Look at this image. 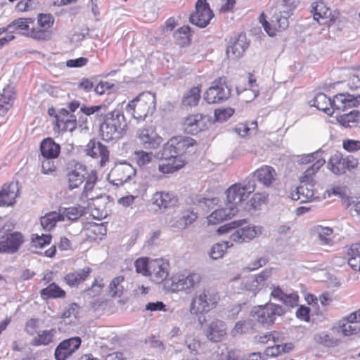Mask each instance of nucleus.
I'll use <instances>...</instances> for the list:
<instances>
[{
    "mask_svg": "<svg viewBox=\"0 0 360 360\" xmlns=\"http://www.w3.org/2000/svg\"><path fill=\"white\" fill-rule=\"evenodd\" d=\"M105 286L104 280L100 276L94 278L91 284L87 287L84 292L89 298H95L101 295Z\"/></svg>",
    "mask_w": 360,
    "mask_h": 360,
    "instance_id": "nucleus-49",
    "label": "nucleus"
},
{
    "mask_svg": "<svg viewBox=\"0 0 360 360\" xmlns=\"http://www.w3.org/2000/svg\"><path fill=\"white\" fill-rule=\"evenodd\" d=\"M313 232L318 236L321 245L331 246L334 244V231L333 229L317 225L313 228Z\"/></svg>",
    "mask_w": 360,
    "mask_h": 360,
    "instance_id": "nucleus-38",
    "label": "nucleus"
},
{
    "mask_svg": "<svg viewBox=\"0 0 360 360\" xmlns=\"http://www.w3.org/2000/svg\"><path fill=\"white\" fill-rule=\"evenodd\" d=\"M93 269L89 266L66 274L63 281L70 288H77L91 276Z\"/></svg>",
    "mask_w": 360,
    "mask_h": 360,
    "instance_id": "nucleus-23",
    "label": "nucleus"
},
{
    "mask_svg": "<svg viewBox=\"0 0 360 360\" xmlns=\"http://www.w3.org/2000/svg\"><path fill=\"white\" fill-rule=\"evenodd\" d=\"M311 13L314 19L319 25L327 26L334 24L338 15V13L335 11H332L323 0H319L312 4Z\"/></svg>",
    "mask_w": 360,
    "mask_h": 360,
    "instance_id": "nucleus-16",
    "label": "nucleus"
},
{
    "mask_svg": "<svg viewBox=\"0 0 360 360\" xmlns=\"http://www.w3.org/2000/svg\"><path fill=\"white\" fill-rule=\"evenodd\" d=\"M153 203L159 207L168 208L174 205L177 201L176 198L167 192H156L153 197Z\"/></svg>",
    "mask_w": 360,
    "mask_h": 360,
    "instance_id": "nucleus-45",
    "label": "nucleus"
},
{
    "mask_svg": "<svg viewBox=\"0 0 360 360\" xmlns=\"http://www.w3.org/2000/svg\"><path fill=\"white\" fill-rule=\"evenodd\" d=\"M239 210L237 207H233L230 205L226 204V207L220 208L212 212L207 217L209 224H219L224 220L231 219L235 216Z\"/></svg>",
    "mask_w": 360,
    "mask_h": 360,
    "instance_id": "nucleus-31",
    "label": "nucleus"
},
{
    "mask_svg": "<svg viewBox=\"0 0 360 360\" xmlns=\"http://www.w3.org/2000/svg\"><path fill=\"white\" fill-rule=\"evenodd\" d=\"M290 198L293 200H300L302 203L312 202L316 198V192L314 187L309 185L300 184L290 194Z\"/></svg>",
    "mask_w": 360,
    "mask_h": 360,
    "instance_id": "nucleus-28",
    "label": "nucleus"
},
{
    "mask_svg": "<svg viewBox=\"0 0 360 360\" xmlns=\"http://www.w3.org/2000/svg\"><path fill=\"white\" fill-rule=\"evenodd\" d=\"M15 91L14 88L10 85H6L0 94V116H5L13 105L15 98Z\"/></svg>",
    "mask_w": 360,
    "mask_h": 360,
    "instance_id": "nucleus-30",
    "label": "nucleus"
},
{
    "mask_svg": "<svg viewBox=\"0 0 360 360\" xmlns=\"http://www.w3.org/2000/svg\"><path fill=\"white\" fill-rule=\"evenodd\" d=\"M212 124L211 117L201 112L190 113L180 122L182 131L187 134L196 135L207 130Z\"/></svg>",
    "mask_w": 360,
    "mask_h": 360,
    "instance_id": "nucleus-9",
    "label": "nucleus"
},
{
    "mask_svg": "<svg viewBox=\"0 0 360 360\" xmlns=\"http://www.w3.org/2000/svg\"><path fill=\"white\" fill-rule=\"evenodd\" d=\"M184 283L186 290L194 288L199 285L202 281L200 274L195 271L188 273L186 276L184 274Z\"/></svg>",
    "mask_w": 360,
    "mask_h": 360,
    "instance_id": "nucleus-57",
    "label": "nucleus"
},
{
    "mask_svg": "<svg viewBox=\"0 0 360 360\" xmlns=\"http://www.w3.org/2000/svg\"><path fill=\"white\" fill-rule=\"evenodd\" d=\"M255 188V183L250 181L247 184L238 182L232 184L226 191L227 205L239 210V207L254 193Z\"/></svg>",
    "mask_w": 360,
    "mask_h": 360,
    "instance_id": "nucleus-8",
    "label": "nucleus"
},
{
    "mask_svg": "<svg viewBox=\"0 0 360 360\" xmlns=\"http://www.w3.org/2000/svg\"><path fill=\"white\" fill-rule=\"evenodd\" d=\"M271 273V269H264L259 274L256 275L254 278L249 281L246 285V289L252 291L254 293L258 292L265 285V282L270 276Z\"/></svg>",
    "mask_w": 360,
    "mask_h": 360,
    "instance_id": "nucleus-42",
    "label": "nucleus"
},
{
    "mask_svg": "<svg viewBox=\"0 0 360 360\" xmlns=\"http://www.w3.org/2000/svg\"><path fill=\"white\" fill-rule=\"evenodd\" d=\"M345 254L348 265L360 274V241L346 246Z\"/></svg>",
    "mask_w": 360,
    "mask_h": 360,
    "instance_id": "nucleus-32",
    "label": "nucleus"
},
{
    "mask_svg": "<svg viewBox=\"0 0 360 360\" xmlns=\"http://www.w3.org/2000/svg\"><path fill=\"white\" fill-rule=\"evenodd\" d=\"M314 105L328 115L333 113L332 101L325 94H318L314 101Z\"/></svg>",
    "mask_w": 360,
    "mask_h": 360,
    "instance_id": "nucleus-48",
    "label": "nucleus"
},
{
    "mask_svg": "<svg viewBox=\"0 0 360 360\" xmlns=\"http://www.w3.org/2000/svg\"><path fill=\"white\" fill-rule=\"evenodd\" d=\"M53 158H45L41 162V172L44 174H53L57 169Z\"/></svg>",
    "mask_w": 360,
    "mask_h": 360,
    "instance_id": "nucleus-61",
    "label": "nucleus"
},
{
    "mask_svg": "<svg viewBox=\"0 0 360 360\" xmlns=\"http://www.w3.org/2000/svg\"><path fill=\"white\" fill-rule=\"evenodd\" d=\"M98 179L96 170L87 173L83 190L79 196V202L84 207H89L94 218L102 219L107 217L108 212L105 204L101 201L100 189L96 187Z\"/></svg>",
    "mask_w": 360,
    "mask_h": 360,
    "instance_id": "nucleus-2",
    "label": "nucleus"
},
{
    "mask_svg": "<svg viewBox=\"0 0 360 360\" xmlns=\"http://www.w3.org/2000/svg\"><path fill=\"white\" fill-rule=\"evenodd\" d=\"M127 130L128 124L125 116L118 110L105 114L100 124V134L105 141L120 139Z\"/></svg>",
    "mask_w": 360,
    "mask_h": 360,
    "instance_id": "nucleus-4",
    "label": "nucleus"
},
{
    "mask_svg": "<svg viewBox=\"0 0 360 360\" xmlns=\"http://www.w3.org/2000/svg\"><path fill=\"white\" fill-rule=\"evenodd\" d=\"M40 151L44 158H57L60 153V146L52 138H46L41 142Z\"/></svg>",
    "mask_w": 360,
    "mask_h": 360,
    "instance_id": "nucleus-35",
    "label": "nucleus"
},
{
    "mask_svg": "<svg viewBox=\"0 0 360 360\" xmlns=\"http://www.w3.org/2000/svg\"><path fill=\"white\" fill-rule=\"evenodd\" d=\"M56 335L55 328L41 330L32 338L31 345L34 347L47 346L54 341Z\"/></svg>",
    "mask_w": 360,
    "mask_h": 360,
    "instance_id": "nucleus-39",
    "label": "nucleus"
},
{
    "mask_svg": "<svg viewBox=\"0 0 360 360\" xmlns=\"http://www.w3.org/2000/svg\"><path fill=\"white\" fill-rule=\"evenodd\" d=\"M258 125L257 121L245 122L239 123L235 130L240 136H246L252 133L257 131Z\"/></svg>",
    "mask_w": 360,
    "mask_h": 360,
    "instance_id": "nucleus-53",
    "label": "nucleus"
},
{
    "mask_svg": "<svg viewBox=\"0 0 360 360\" xmlns=\"http://www.w3.org/2000/svg\"><path fill=\"white\" fill-rule=\"evenodd\" d=\"M64 221V215L60 214V212H51L41 217L40 219L42 228L46 231H51L56 226L58 221Z\"/></svg>",
    "mask_w": 360,
    "mask_h": 360,
    "instance_id": "nucleus-47",
    "label": "nucleus"
},
{
    "mask_svg": "<svg viewBox=\"0 0 360 360\" xmlns=\"http://www.w3.org/2000/svg\"><path fill=\"white\" fill-rule=\"evenodd\" d=\"M125 281V277L122 275H119L114 277L108 286V293L111 297H121L124 292L125 288L123 285Z\"/></svg>",
    "mask_w": 360,
    "mask_h": 360,
    "instance_id": "nucleus-41",
    "label": "nucleus"
},
{
    "mask_svg": "<svg viewBox=\"0 0 360 360\" xmlns=\"http://www.w3.org/2000/svg\"><path fill=\"white\" fill-rule=\"evenodd\" d=\"M246 48L245 42L238 39L227 48V54L233 58H238L244 53Z\"/></svg>",
    "mask_w": 360,
    "mask_h": 360,
    "instance_id": "nucleus-56",
    "label": "nucleus"
},
{
    "mask_svg": "<svg viewBox=\"0 0 360 360\" xmlns=\"http://www.w3.org/2000/svg\"><path fill=\"white\" fill-rule=\"evenodd\" d=\"M337 120L343 127H351L360 123V112L352 110L349 113L340 115Z\"/></svg>",
    "mask_w": 360,
    "mask_h": 360,
    "instance_id": "nucleus-50",
    "label": "nucleus"
},
{
    "mask_svg": "<svg viewBox=\"0 0 360 360\" xmlns=\"http://www.w3.org/2000/svg\"><path fill=\"white\" fill-rule=\"evenodd\" d=\"M86 168L80 164L76 165L73 169L68 172V185L70 190L79 188L85 180Z\"/></svg>",
    "mask_w": 360,
    "mask_h": 360,
    "instance_id": "nucleus-33",
    "label": "nucleus"
},
{
    "mask_svg": "<svg viewBox=\"0 0 360 360\" xmlns=\"http://www.w3.org/2000/svg\"><path fill=\"white\" fill-rule=\"evenodd\" d=\"M284 313L285 311L281 306L268 303L257 308L255 316L256 320L262 325L271 326L274 323L277 316H282Z\"/></svg>",
    "mask_w": 360,
    "mask_h": 360,
    "instance_id": "nucleus-14",
    "label": "nucleus"
},
{
    "mask_svg": "<svg viewBox=\"0 0 360 360\" xmlns=\"http://www.w3.org/2000/svg\"><path fill=\"white\" fill-rule=\"evenodd\" d=\"M136 141L145 149L156 150L161 146L163 139L157 133L155 127L149 126L137 130Z\"/></svg>",
    "mask_w": 360,
    "mask_h": 360,
    "instance_id": "nucleus-12",
    "label": "nucleus"
},
{
    "mask_svg": "<svg viewBox=\"0 0 360 360\" xmlns=\"http://www.w3.org/2000/svg\"><path fill=\"white\" fill-rule=\"evenodd\" d=\"M79 337H72L61 341L54 352L56 360H66L71 356L81 346Z\"/></svg>",
    "mask_w": 360,
    "mask_h": 360,
    "instance_id": "nucleus-20",
    "label": "nucleus"
},
{
    "mask_svg": "<svg viewBox=\"0 0 360 360\" xmlns=\"http://www.w3.org/2000/svg\"><path fill=\"white\" fill-rule=\"evenodd\" d=\"M325 163L326 160L320 157L318 153L302 155L298 160L300 169L302 171L299 176L300 184L314 187L316 183V174Z\"/></svg>",
    "mask_w": 360,
    "mask_h": 360,
    "instance_id": "nucleus-5",
    "label": "nucleus"
},
{
    "mask_svg": "<svg viewBox=\"0 0 360 360\" xmlns=\"http://www.w3.org/2000/svg\"><path fill=\"white\" fill-rule=\"evenodd\" d=\"M39 328V319L35 318L30 319L25 325V331L30 335H34Z\"/></svg>",
    "mask_w": 360,
    "mask_h": 360,
    "instance_id": "nucleus-64",
    "label": "nucleus"
},
{
    "mask_svg": "<svg viewBox=\"0 0 360 360\" xmlns=\"http://www.w3.org/2000/svg\"><path fill=\"white\" fill-rule=\"evenodd\" d=\"M342 148L349 153L357 151L360 150V141L353 139L343 140Z\"/></svg>",
    "mask_w": 360,
    "mask_h": 360,
    "instance_id": "nucleus-63",
    "label": "nucleus"
},
{
    "mask_svg": "<svg viewBox=\"0 0 360 360\" xmlns=\"http://www.w3.org/2000/svg\"><path fill=\"white\" fill-rule=\"evenodd\" d=\"M214 14L207 1L198 0L195 4V11L191 15L190 20L200 27H205L209 24Z\"/></svg>",
    "mask_w": 360,
    "mask_h": 360,
    "instance_id": "nucleus-18",
    "label": "nucleus"
},
{
    "mask_svg": "<svg viewBox=\"0 0 360 360\" xmlns=\"http://www.w3.org/2000/svg\"><path fill=\"white\" fill-rule=\"evenodd\" d=\"M254 323L252 320L239 321L236 323L234 327L231 330L233 336H237L253 330Z\"/></svg>",
    "mask_w": 360,
    "mask_h": 360,
    "instance_id": "nucleus-54",
    "label": "nucleus"
},
{
    "mask_svg": "<svg viewBox=\"0 0 360 360\" xmlns=\"http://www.w3.org/2000/svg\"><path fill=\"white\" fill-rule=\"evenodd\" d=\"M202 85L198 84L189 89L184 95L181 99V104L184 107H195L198 105L201 98Z\"/></svg>",
    "mask_w": 360,
    "mask_h": 360,
    "instance_id": "nucleus-36",
    "label": "nucleus"
},
{
    "mask_svg": "<svg viewBox=\"0 0 360 360\" xmlns=\"http://www.w3.org/2000/svg\"><path fill=\"white\" fill-rule=\"evenodd\" d=\"M232 244L228 241H223L214 244L210 252V255L213 259H217L223 257L228 248L231 247Z\"/></svg>",
    "mask_w": 360,
    "mask_h": 360,
    "instance_id": "nucleus-55",
    "label": "nucleus"
},
{
    "mask_svg": "<svg viewBox=\"0 0 360 360\" xmlns=\"http://www.w3.org/2000/svg\"><path fill=\"white\" fill-rule=\"evenodd\" d=\"M226 84L224 78L219 77L215 79L205 93V100L208 103H217L221 102L229 97V92L226 91Z\"/></svg>",
    "mask_w": 360,
    "mask_h": 360,
    "instance_id": "nucleus-19",
    "label": "nucleus"
},
{
    "mask_svg": "<svg viewBox=\"0 0 360 360\" xmlns=\"http://www.w3.org/2000/svg\"><path fill=\"white\" fill-rule=\"evenodd\" d=\"M234 112L232 108L217 109L214 111L215 120L221 122L226 121L234 114Z\"/></svg>",
    "mask_w": 360,
    "mask_h": 360,
    "instance_id": "nucleus-59",
    "label": "nucleus"
},
{
    "mask_svg": "<svg viewBox=\"0 0 360 360\" xmlns=\"http://www.w3.org/2000/svg\"><path fill=\"white\" fill-rule=\"evenodd\" d=\"M269 194L266 192L255 193L251 198L246 203V209L248 211L257 210L266 205L268 202Z\"/></svg>",
    "mask_w": 360,
    "mask_h": 360,
    "instance_id": "nucleus-46",
    "label": "nucleus"
},
{
    "mask_svg": "<svg viewBox=\"0 0 360 360\" xmlns=\"http://www.w3.org/2000/svg\"><path fill=\"white\" fill-rule=\"evenodd\" d=\"M155 108V96L150 92H142L126 105V111L136 120H144Z\"/></svg>",
    "mask_w": 360,
    "mask_h": 360,
    "instance_id": "nucleus-7",
    "label": "nucleus"
},
{
    "mask_svg": "<svg viewBox=\"0 0 360 360\" xmlns=\"http://www.w3.org/2000/svg\"><path fill=\"white\" fill-rule=\"evenodd\" d=\"M134 267L138 274L148 277L153 282L161 283L169 275V262L162 258L142 257L136 259Z\"/></svg>",
    "mask_w": 360,
    "mask_h": 360,
    "instance_id": "nucleus-3",
    "label": "nucleus"
},
{
    "mask_svg": "<svg viewBox=\"0 0 360 360\" xmlns=\"http://www.w3.org/2000/svg\"><path fill=\"white\" fill-rule=\"evenodd\" d=\"M18 188L13 182L3 184L0 189V207H9L15 203Z\"/></svg>",
    "mask_w": 360,
    "mask_h": 360,
    "instance_id": "nucleus-27",
    "label": "nucleus"
},
{
    "mask_svg": "<svg viewBox=\"0 0 360 360\" xmlns=\"http://www.w3.org/2000/svg\"><path fill=\"white\" fill-rule=\"evenodd\" d=\"M83 233L89 241L101 240L107 233V227L103 223H87L83 229Z\"/></svg>",
    "mask_w": 360,
    "mask_h": 360,
    "instance_id": "nucleus-29",
    "label": "nucleus"
},
{
    "mask_svg": "<svg viewBox=\"0 0 360 360\" xmlns=\"http://www.w3.org/2000/svg\"><path fill=\"white\" fill-rule=\"evenodd\" d=\"M219 300L220 296L217 292L210 288H204L193 297L189 311L195 315L207 313L217 307Z\"/></svg>",
    "mask_w": 360,
    "mask_h": 360,
    "instance_id": "nucleus-6",
    "label": "nucleus"
},
{
    "mask_svg": "<svg viewBox=\"0 0 360 360\" xmlns=\"http://www.w3.org/2000/svg\"><path fill=\"white\" fill-rule=\"evenodd\" d=\"M51 238L50 234H42L41 236L35 234L32 238V246L36 248H42L51 243Z\"/></svg>",
    "mask_w": 360,
    "mask_h": 360,
    "instance_id": "nucleus-58",
    "label": "nucleus"
},
{
    "mask_svg": "<svg viewBox=\"0 0 360 360\" xmlns=\"http://www.w3.org/2000/svg\"><path fill=\"white\" fill-rule=\"evenodd\" d=\"M43 300L63 299L66 297V292L56 283H50L39 292Z\"/></svg>",
    "mask_w": 360,
    "mask_h": 360,
    "instance_id": "nucleus-40",
    "label": "nucleus"
},
{
    "mask_svg": "<svg viewBox=\"0 0 360 360\" xmlns=\"http://www.w3.org/2000/svg\"><path fill=\"white\" fill-rule=\"evenodd\" d=\"M86 154L93 158H100L99 165L104 167L109 162V150L107 147L100 142L91 140L86 146Z\"/></svg>",
    "mask_w": 360,
    "mask_h": 360,
    "instance_id": "nucleus-26",
    "label": "nucleus"
},
{
    "mask_svg": "<svg viewBox=\"0 0 360 360\" xmlns=\"http://www.w3.org/2000/svg\"><path fill=\"white\" fill-rule=\"evenodd\" d=\"M262 228L259 226H246L236 230L231 233V240L237 243L250 241L262 234Z\"/></svg>",
    "mask_w": 360,
    "mask_h": 360,
    "instance_id": "nucleus-25",
    "label": "nucleus"
},
{
    "mask_svg": "<svg viewBox=\"0 0 360 360\" xmlns=\"http://www.w3.org/2000/svg\"><path fill=\"white\" fill-rule=\"evenodd\" d=\"M136 174V169L127 162H119L110 171L108 179L116 186L122 185Z\"/></svg>",
    "mask_w": 360,
    "mask_h": 360,
    "instance_id": "nucleus-15",
    "label": "nucleus"
},
{
    "mask_svg": "<svg viewBox=\"0 0 360 360\" xmlns=\"http://www.w3.org/2000/svg\"><path fill=\"white\" fill-rule=\"evenodd\" d=\"M197 145L195 140L187 136H174L164 146L166 149L174 155L184 158V155L189 153L190 148Z\"/></svg>",
    "mask_w": 360,
    "mask_h": 360,
    "instance_id": "nucleus-17",
    "label": "nucleus"
},
{
    "mask_svg": "<svg viewBox=\"0 0 360 360\" xmlns=\"http://www.w3.org/2000/svg\"><path fill=\"white\" fill-rule=\"evenodd\" d=\"M186 164L187 160L184 158L174 155L163 147L158 170L163 176H169L184 168Z\"/></svg>",
    "mask_w": 360,
    "mask_h": 360,
    "instance_id": "nucleus-10",
    "label": "nucleus"
},
{
    "mask_svg": "<svg viewBox=\"0 0 360 360\" xmlns=\"http://www.w3.org/2000/svg\"><path fill=\"white\" fill-rule=\"evenodd\" d=\"M55 118L54 130L58 133L72 131L77 127L76 116L66 109H60Z\"/></svg>",
    "mask_w": 360,
    "mask_h": 360,
    "instance_id": "nucleus-21",
    "label": "nucleus"
},
{
    "mask_svg": "<svg viewBox=\"0 0 360 360\" xmlns=\"http://www.w3.org/2000/svg\"><path fill=\"white\" fill-rule=\"evenodd\" d=\"M283 15L281 11L274 13L270 22L266 19V15L262 13L259 17V22L262 25L266 32L274 37L278 32L285 30L288 27V14Z\"/></svg>",
    "mask_w": 360,
    "mask_h": 360,
    "instance_id": "nucleus-13",
    "label": "nucleus"
},
{
    "mask_svg": "<svg viewBox=\"0 0 360 360\" xmlns=\"http://www.w3.org/2000/svg\"><path fill=\"white\" fill-rule=\"evenodd\" d=\"M86 210H89V207H84L82 206V203L79 202L78 207L65 208L60 214L64 215V220L68 219L74 221L82 217L85 213Z\"/></svg>",
    "mask_w": 360,
    "mask_h": 360,
    "instance_id": "nucleus-52",
    "label": "nucleus"
},
{
    "mask_svg": "<svg viewBox=\"0 0 360 360\" xmlns=\"http://www.w3.org/2000/svg\"><path fill=\"white\" fill-rule=\"evenodd\" d=\"M227 334L226 323L219 319L212 321L205 330L207 338L213 342L222 341Z\"/></svg>",
    "mask_w": 360,
    "mask_h": 360,
    "instance_id": "nucleus-24",
    "label": "nucleus"
},
{
    "mask_svg": "<svg viewBox=\"0 0 360 360\" xmlns=\"http://www.w3.org/2000/svg\"><path fill=\"white\" fill-rule=\"evenodd\" d=\"M164 288L165 290L170 292H177L179 291L186 290L184 274H173L169 278L167 279L164 282Z\"/></svg>",
    "mask_w": 360,
    "mask_h": 360,
    "instance_id": "nucleus-37",
    "label": "nucleus"
},
{
    "mask_svg": "<svg viewBox=\"0 0 360 360\" xmlns=\"http://www.w3.org/2000/svg\"><path fill=\"white\" fill-rule=\"evenodd\" d=\"M153 153L151 151L136 150L132 153L131 160L139 168L143 169L152 162Z\"/></svg>",
    "mask_w": 360,
    "mask_h": 360,
    "instance_id": "nucleus-44",
    "label": "nucleus"
},
{
    "mask_svg": "<svg viewBox=\"0 0 360 360\" xmlns=\"http://www.w3.org/2000/svg\"><path fill=\"white\" fill-rule=\"evenodd\" d=\"M108 109V105L106 103H101L98 105H91L87 106L83 105L80 108V111L87 116H90L94 115L96 112H99L100 110L107 111Z\"/></svg>",
    "mask_w": 360,
    "mask_h": 360,
    "instance_id": "nucleus-60",
    "label": "nucleus"
},
{
    "mask_svg": "<svg viewBox=\"0 0 360 360\" xmlns=\"http://www.w3.org/2000/svg\"><path fill=\"white\" fill-rule=\"evenodd\" d=\"M25 238L19 231H0V254H13L24 243Z\"/></svg>",
    "mask_w": 360,
    "mask_h": 360,
    "instance_id": "nucleus-11",
    "label": "nucleus"
},
{
    "mask_svg": "<svg viewBox=\"0 0 360 360\" xmlns=\"http://www.w3.org/2000/svg\"><path fill=\"white\" fill-rule=\"evenodd\" d=\"M328 169L335 174H345V156L340 152L332 155L328 160Z\"/></svg>",
    "mask_w": 360,
    "mask_h": 360,
    "instance_id": "nucleus-43",
    "label": "nucleus"
},
{
    "mask_svg": "<svg viewBox=\"0 0 360 360\" xmlns=\"http://www.w3.org/2000/svg\"><path fill=\"white\" fill-rule=\"evenodd\" d=\"M55 18L50 13H39L34 18H18L7 26L0 27V49L15 39V31L38 42L53 39Z\"/></svg>",
    "mask_w": 360,
    "mask_h": 360,
    "instance_id": "nucleus-1",
    "label": "nucleus"
},
{
    "mask_svg": "<svg viewBox=\"0 0 360 360\" xmlns=\"http://www.w3.org/2000/svg\"><path fill=\"white\" fill-rule=\"evenodd\" d=\"M252 177L265 188L271 187L277 179L276 169L270 165H262L252 174Z\"/></svg>",
    "mask_w": 360,
    "mask_h": 360,
    "instance_id": "nucleus-22",
    "label": "nucleus"
},
{
    "mask_svg": "<svg viewBox=\"0 0 360 360\" xmlns=\"http://www.w3.org/2000/svg\"><path fill=\"white\" fill-rule=\"evenodd\" d=\"M333 108L336 110H345L349 108L356 107L359 101L356 97L349 94H338L332 100Z\"/></svg>",
    "mask_w": 360,
    "mask_h": 360,
    "instance_id": "nucleus-34",
    "label": "nucleus"
},
{
    "mask_svg": "<svg viewBox=\"0 0 360 360\" xmlns=\"http://www.w3.org/2000/svg\"><path fill=\"white\" fill-rule=\"evenodd\" d=\"M196 218L197 216L195 213L192 211L187 210L183 212L178 221L181 227L185 228L188 225L191 224L196 219Z\"/></svg>",
    "mask_w": 360,
    "mask_h": 360,
    "instance_id": "nucleus-62",
    "label": "nucleus"
},
{
    "mask_svg": "<svg viewBox=\"0 0 360 360\" xmlns=\"http://www.w3.org/2000/svg\"><path fill=\"white\" fill-rule=\"evenodd\" d=\"M191 37V27L188 25L180 27L174 33V37L181 46L190 44Z\"/></svg>",
    "mask_w": 360,
    "mask_h": 360,
    "instance_id": "nucleus-51",
    "label": "nucleus"
}]
</instances>
